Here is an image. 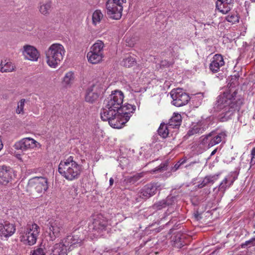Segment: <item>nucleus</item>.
I'll return each mask as SVG.
<instances>
[{
  "instance_id": "nucleus-27",
  "label": "nucleus",
  "mask_w": 255,
  "mask_h": 255,
  "mask_svg": "<svg viewBox=\"0 0 255 255\" xmlns=\"http://www.w3.org/2000/svg\"><path fill=\"white\" fill-rule=\"evenodd\" d=\"M103 54H99L90 50L87 55L88 61L92 64H97L102 61Z\"/></svg>"
},
{
  "instance_id": "nucleus-1",
  "label": "nucleus",
  "mask_w": 255,
  "mask_h": 255,
  "mask_svg": "<svg viewBox=\"0 0 255 255\" xmlns=\"http://www.w3.org/2000/svg\"><path fill=\"white\" fill-rule=\"evenodd\" d=\"M243 103V99L238 95V90L231 86L217 98L214 106L215 111H222L219 116L220 121L231 119L237 111H239Z\"/></svg>"
},
{
  "instance_id": "nucleus-32",
  "label": "nucleus",
  "mask_w": 255,
  "mask_h": 255,
  "mask_svg": "<svg viewBox=\"0 0 255 255\" xmlns=\"http://www.w3.org/2000/svg\"><path fill=\"white\" fill-rule=\"evenodd\" d=\"M173 246L177 248H181L183 247L185 243L184 237L180 234H177L173 239Z\"/></svg>"
},
{
  "instance_id": "nucleus-17",
  "label": "nucleus",
  "mask_w": 255,
  "mask_h": 255,
  "mask_svg": "<svg viewBox=\"0 0 255 255\" xmlns=\"http://www.w3.org/2000/svg\"><path fill=\"white\" fill-rule=\"evenodd\" d=\"M22 53L26 59L32 61H37L40 55L37 49L35 47L30 45L23 46Z\"/></svg>"
},
{
  "instance_id": "nucleus-11",
  "label": "nucleus",
  "mask_w": 255,
  "mask_h": 255,
  "mask_svg": "<svg viewBox=\"0 0 255 255\" xmlns=\"http://www.w3.org/2000/svg\"><path fill=\"white\" fill-rule=\"evenodd\" d=\"M172 99V103L176 107H182L186 105L190 100V97L182 89L172 90L170 92Z\"/></svg>"
},
{
  "instance_id": "nucleus-40",
  "label": "nucleus",
  "mask_w": 255,
  "mask_h": 255,
  "mask_svg": "<svg viewBox=\"0 0 255 255\" xmlns=\"http://www.w3.org/2000/svg\"><path fill=\"white\" fill-rule=\"evenodd\" d=\"M220 174H216L214 175H210L206 176L208 180V182L209 184H213L215 181H216L219 178V176Z\"/></svg>"
},
{
  "instance_id": "nucleus-50",
  "label": "nucleus",
  "mask_w": 255,
  "mask_h": 255,
  "mask_svg": "<svg viewBox=\"0 0 255 255\" xmlns=\"http://www.w3.org/2000/svg\"><path fill=\"white\" fill-rule=\"evenodd\" d=\"M196 163V162H191L189 165H186V167H188L189 166H191V165H193V164H195V163Z\"/></svg>"
},
{
  "instance_id": "nucleus-12",
  "label": "nucleus",
  "mask_w": 255,
  "mask_h": 255,
  "mask_svg": "<svg viewBox=\"0 0 255 255\" xmlns=\"http://www.w3.org/2000/svg\"><path fill=\"white\" fill-rule=\"evenodd\" d=\"M237 178V177L234 173L227 175L220 183L219 186L213 189L215 197L216 198L217 196L220 198L222 197L225 191L233 185Z\"/></svg>"
},
{
  "instance_id": "nucleus-39",
  "label": "nucleus",
  "mask_w": 255,
  "mask_h": 255,
  "mask_svg": "<svg viewBox=\"0 0 255 255\" xmlns=\"http://www.w3.org/2000/svg\"><path fill=\"white\" fill-rule=\"evenodd\" d=\"M226 19L227 21L235 23L239 21V17L236 14H232L226 16Z\"/></svg>"
},
{
  "instance_id": "nucleus-45",
  "label": "nucleus",
  "mask_w": 255,
  "mask_h": 255,
  "mask_svg": "<svg viewBox=\"0 0 255 255\" xmlns=\"http://www.w3.org/2000/svg\"><path fill=\"white\" fill-rule=\"evenodd\" d=\"M181 165L179 163V162L178 161L174 165V167L172 168V170L173 171H176L178 169H179V168L180 167V166H181Z\"/></svg>"
},
{
  "instance_id": "nucleus-6",
  "label": "nucleus",
  "mask_w": 255,
  "mask_h": 255,
  "mask_svg": "<svg viewBox=\"0 0 255 255\" xmlns=\"http://www.w3.org/2000/svg\"><path fill=\"white\" fill-rule=\"evenodd\" d=\"M108 225L106 219L101 214L95 215L93 217L92 222L89 224L88 232L92 238H97L103 236V232L105 230Z\"/></svg>"
},
{
  "instance_id": "nucleus-35",
  "label": "nucleus",
  "mask_w": 255,
  "mask_h": 255,
  "mask_svg": "<svg viewBox=\"0 0 255 255\" xmlns=\"http://www.w3.org/2000/svg\"><path fill=\"white\" fill-rule=\"evenodd\" d=\"M136 62L134 56L129 55H127L123 59L122 64L124 66L130 67L132 66Z\"/></svg>"
},
{
  "instance_id": "nucleus-2",
  "label": "nucleus",
  "mask_w": 255,
  "mask_h": 255,
  "mask_svg": "<svg viewBox=\"0 0 255 255\" xmlns=\"http://www.w3.org/2000/svg\"><path fill=\"white\" fill-rule=\"evenodd\" d=\"M124 94L120 91H115L104 102V106L101 111V118L103 121H108L111 127L120 126L116 117L123 102Z\"/></svg>"
},
{
  "instance_id": "nucleus-26",
  "label": "nucleus",
  "mask_w": 255,
  "mask_h": 255,
  "mask_svg": "<svg viewBox=\"0 0 255 255\" xmlns=\"http://www.w3.org/2000/svg\"><path fill=\"white\" fill-rule=\"evenodd\" d=\"M67 248L62 243L56 244L52 250L51 255H67Z\"/></svg>"
},
{
  "instance_id": "nucleus-51",
  "label": "nucleus",
  "mask_w": 255,
  "mask_h": 255,
  "mask_svg": "<svg viewBox=\"0 0 255 255\" xmlns=\"http://www.w3.org/2000/svg\"><path fill=\"white\" fill-rule=\"evenodd\" d=\"M216 151H216V149H215V150H213V151L212 152V153H211V155H214V154L216 152Z\"/></svg>"
},
{
  "instance_id": "nucleus-48",
  "label": "nucleus",
  "mask_w": 255,
  "mask_h": 255,
  "mask_svg": "<svg viewBox=\"0 0 255 255\" xmlns=\"http://www.w3.org/2000/svg\"><path fill=\"white\" fill-rule=\"evenodd\" d=\"M109 183H110V186L113 185V184L114 183V179H113V178H111L110 179Z\"/></svg>"
},
{
  "instance_id": "nucleus-43",
  "label": "nucleus",
  "mask_w": 255,
  "mask_h": 255,
  "mask_svg": "<svg viewBox=\"0 0 255 255\" xmlns=\"http://www.w3.org/2000/svg\"><path fill=\"white\" fill-rule=\"evenodd\" d=\"M208 180L206 176H205L201 181L199 182L198 187L199 188H202L207 185L209 184Z\"/></svg>"
},
{
  "instance_id": "nucleus-25",
  "label": "nucleus",
  "mask_w": 255,
  "mask_h": 255,
  "mask_svg": "<svg viewBox=\"0 0 255 255\" xmlns=\"http://www.w3.org/2000/svg\"><path fill=\"white\" fill-rule=\"evenodd\" d=\"M76 80V75L73 71L66 72L63 79L62 83L66 87H71Z\"/></svg>"
},
{
  "instance_id": "nucleus-19",
  "label": "nucleus",
  "mask_w": 255,
  "mask_h": 255,
  "mask_svg": "<svg viewBox=\"0 0 255 255\" xmlns=\"http://www.w3.org/2000/svg\"><path fill=\"white\" fill-rule=\"evenodd\" d=\"M160 185L158 183H152L144 186L140 190L139 197L146 199L154 195Z\"/></svg>"
},
{
  "instance_id": "nucleus-36",
  "label": "nucleus",
  "mask_w": 255,
  "mask_h": 255,
  "mask_svg": "<svg viewBox=\"0 0 255 255\" xmlns=\"http://www.w3.org/2000/svg\"><path fill=\"white\" fill-rule=\"evenodd\" d=\"M144 173L141 172L133 176L128 177L126 180L127 182L133 184L143 176Z\"/></svg>"
},
{
  "instance_id": "nucleus-8",
  "label": "nucleus",
  "mask_w": 255,
  "mask_h": 255,
  "mask_svg": "<svg viewBox=\"0 0 255 255\" xmlns=\"http://www.w3.org/2000/svg\"><path fill=\"white\" fill-rule=\"evenodd\" d=\"M127 0H108L106 2L107 14L112 19H120L122 15L123 4Z\"/></svg>"
},
{
  "instance_id": "nucleus-24",
  "label": "nucleus",
  "mask_w": 255,
  "mask_h": 255,
  "mask_svg": "<svg viewBox=\"0 0 255 255\" xmlns=\"http://www.w3.org/2000/svg\"><path fill=\"white\" fill-rule=\"evenodd\" d=\"M176 198L174 196H168L165 199L160 200L155 203L153 208L156 210H161L174 203Z\"/></svg>"
},
{
  "instance_id": "nucleus-38",
  "label": "nucleus",
  "mask_w": 255,
  "mask_h": 255,
  "mask_svg": "<svg viewBox=\"0 0 255 255\" xmlns=\"http://www.w3.org/2000/svg\"><path fill=\"white\" fill-rule=\"evenodd\" d=\"M25 102V100L23 99H21L17 104V108L16 110V113L18 114H23L24 113V106Z\"/></svg>"
},
{
  "instance_id": "nucleus-44",
  "label": "nucleus",
  "mask_w": 255,
  "mask_h": 255,
  "mask_svg": "<svg viewBox=\"0 0 255 255\" xmlns=\"http://www.w3.org/2000/svg\"><path fill=\"white\" fill-rule=\"evenodd\" d=\"M251 157L250 167L255 164V146L251 150Z\"/></svg>"
},
{
  "instance_id": "nucleus-5",
  "label": "nucleus",
  "mask_w": 255,
  "mask_h": 255,
  "mask_svg": "<svg viewBox=\"0 0 255 255\" xmlns=\"http://www.w3.org/2000/svg\"><path fill=\"white\" fill-rule=\"evenodd\" d=\"M40 231V229L37 224L28 225L19 231V240L24 245L32 246L36 243Z\"/></svg>"
},
{
  "instance_id": "nucleus-18",
  "label": "nucleus",
  "mask_w": 255,
  "mask_h": 255,
  "mask_svg": "<svg viewBox=\"0 0 255 255\" xmlns=\"http://www.w3.org/2000/svg\"><path fill=\"white\" fill-rule=\"evenodd\" d=\"M13 170L9 166L5 165L0 166V183L6 185L12 179Z\"/></svg>"
},
{
  "instance_id": "nucleus-15",
  "label": "nucleus",
  "mask_w": 255,
  "mask_h": 255,
  "mask_svg": "<svg viewBox=\"0 0 255 255\" xmlns=\"http://www.w3.org/2000/svg\"><path fill=\"white\" fill-rule=\"evenodd\" d=\"M209 120L207 119H203L196 123L193 124L192 127L188 131L187 134L189 136H191L196 134L202 133L208 128L209 125Z\"/></svg>"
},
{
  "instance_id": "nucleus-7",
  "label": "nucleus",
  "mask_w": 255,
  "mask_h": 255,
  "mask_svg": "<svg viewBox=\"0 0 255 255\" xmlns=\"http://www.w3.org/2000/svg\"><path fill=\"white\" fill-rule=\"evenodd\" d=\"M107 89L103 80L94 82L87 89L85 96V101L90 103L95 102L99 97L103 95Z\"/></svg>"
},
{
  "instance_id": "nucleus-13",
  "label": "nucleus",
  "mask_w": 255,
  "mask_h": 255,
  "mask_svg": "<svg viewBox=\"0 0 255 255\" xmlns=\"http://www.w3.org/2000/svg\"><path fill=\"white\" fill-rule=\"evenodd\" d=\"M28 185L39 194L44 193L48 187L47 178L43 177H35L31 179Z\"/></svg>"
},
{
  "instance_id": "nucleus-41",
  "label": "nucleus",
  "mask_w": 255,
  "mask_h": 255,
  "mask_svg": "<svg viewBox=\"0 0 255 255\" xmlns=\"http://www.w3.org/2000/svg\"><path fill=\"white\" fill-rule=\"evenodd\" d=\"M255 246V238H252L249 241H247L245 243L242 244V248H245L247 246Z\"/></svg>"
},
{
  "instance_id": "nucleus-14",
  "label": "nucleus",
  "mask_w": 255,
  "mask_h": 255,
  "mask_svg": "<svg viewBox=\"0 0 255 255\" xmlns=\"http://www.w3.org/2000/svg\"><path fill=\"white\" fill-rule=\"evenodd\" d=\"M226 136L225 131L219 133L212 131L203 138L202 142L204 144H208V147H211L223 141Z\"/></svg>"
},
{
  "instance_id": "nucleus-9",
  "label": "nucleus",
  "mask_w": 255,
  "mask_h": 255,
  "mask_svg": "<svg viewBox=\"0 0 255 255\" xmlns=\"http://www.w3.org/2000/svg\"><path fill=\"white\" fill-rule=\"evenodd\" d=\"M136 109L134 105L125 104L121 106L120 111H118V115L116 116V118L117 120V123H119L121 125L120 126H112V128H121L123 127L129 119L131 114L133 113Z\"/></svg>"
},
{
  "instance_id": "nucleus-49",
  "label": "nucleus",
  "mask_w": 255,
  "mask_h": 255,
  "mask_svg": "<svg viewBox=\"0 0 255 255\" xmlns=\"http://www.w3.org/2000/svg\"><path fill=\"white\" fill-rule=\"evenodd\" d=\"M16 157H17V158H18V159L21 160V158L20 157V154H16Z\"/></svg>"
},
{
  "instance_id": "nucleus-34",
  "label": "nucleus",
  "mask_w": 255,
  "mask_h": 255,
  "mask_svg": "<svg viewBox=\"0 0 255 255\" xmlns=\"http://www.w3.org/2000/svg\"><path fill=\"white\" fill-rule=\"evenodd\" d=\"M104 44L101 40L97 41L91 47V50L99 54H103Z\"/></svg>"
},
{
  "instance_id": "nucleus-30",
  "label": "nucleus",
  "mask_w": 255,
  "mask_h": 255,
  "mask_svg": "<svg viewBox=\"0 0 255 255\" xmlns=\"http://www.w3.org/2000/svg\"><path fill=\"white\" fill-rule=\"evenodd\" d=\"M171 129L172 128L169 126L168 124L161 123L158 129V134L162 138H166L168 136Z\"/></svg>"
},
{
  "instance_id": "nucleus-47",
  "label": "nucleus",
  "mask_w": 255,
  "mask_h": 255,
  "mask_svg": "<svg viewBox=\"0 0 255 255\" xmlns=\"http://www.w3.org/2000/svg\"><path fill=\"white\" fill-rule=\"evenodd\" d=\"M2 148H3V144L2 143L1 136H0V151L2 149Z\"/></svg>"
},
{
  "instance_id": "nucleus-21",
  "label": "nucleus",
  "mask_w": 255,
  "mask_h": 255,
  "mask_svg": "<svg viewBox=\"0 0 255 255\" xmlns=\"http://www.w3.org/2000/svg\"><path fill=\"white\" fill-rule=\"evenodd\" d=\"M224 64L225 62L223 56L221 54H217L212 58L209 69L212 73H215L219 72L220 68Z\"/></svg>"
},
{
  "instance_id": "nucleus-31",
  "label": "nucleus",
  "mask_w": 255,
  "mask_h": 255,
  "mask_svg": "<svg viewBox=\"0 0 255 255\" xmlns=\"http://www.w3.org/2000/svg\"><path fill=\"white\" fill-rule=\"evenodd\" d=\"M52 3L50 1H47L40 3L39 11L43 15H47L51 11Z\"/></svg>"
},
{
  "instance_id": "nucleus-37",
  "label": "nucleus",
  "mask_w": 255,
  "mask_h": 255,
  "mask_svg": "<svg viewBox=\"0 0 255 255\" xmlns=\"http://www.w3.org/2000/svg\"><path fill=\"white\" fill-rule=\"evenodd\" d=\"M168 164L167 162H163L159 166L151 170L150 172L151 174L161 173L167 170Z\"/></svg>"
},
{
  "instance_id": "nucleus-29",
  "label": "nucleus",
  "mask_w": 255,
  "mask_h": 255,
  "mask_svg": "<svg viewBox=\"0 0 255 255\" xmlns=\"http://www.w3.org/2000/svg\"><path fill=\"white\" fill-rule=\"evenodd\" d=\"M15 69V66L12 62L6 61V60L1 61L0 64V72L2 73L11 72Z\"/></svg>"
},
{
  "instance_id": "nucleus-16",
  "label": "nucleus",
  "mask_w": 255,
  "mask_h": 255,
  "mask_svg": "<svg viewBox=\"0 0 255 255\" xmlns=\"http://www.w3.org/2000/svg\"><path fill=\"white\" fill-rule=\"evenodd\" d=\"M39 145V143L30 137L23 138L15 143L14 147L16 149L26 150L29 148H33Z\"/></svg>"
},
{
  "instance_id": "nucleus-3",
  "label": "nucleus",
  "mask_w": 255,
  "mask_h": 255,
  "mask_svg": "<svg viewBox=\"0 0 255 255\" xmlns=\"http://www.w3.org/2000/svg\"><path fill=\"white\" fill-rule=\"evenodd\" d=\"M58 172L66 180L73 181L78 179L82 172V166L70 156L61 160L58 166Z\"/></svg>"
},
{
  "instance_id": "nucleus-22",
  "label": "nucleus",
  "mask_w": 255,
  "mask_h": 255,
  "mask_svg": "<svg viewBox=\"0 0 255 255\" xmlns=\"http://www.w3.org/2000/svg\"><path fill=\"white\" fill-rule=\"evenodd\" d=\"M234 0H217L216 8L222 13L227 14L233 7Z\"/></svg>"
},
{
  "instance_id": "nucleus-33",
  "label": "nucleus",
  "mask_w": 255,
  "mask_h": 255,
  "mask_svg": "<svg viewBox=\"0 0 255 255\" xmlns=\"http://www.w3.org/2000/svg\"><path fill=\"white\" fill-rule=\"evenodd\" d=\"M103 18V14L101 10L97 9L94 11L92 14V24L96 26L99 24Z\"/></svg>"
},
{
  "instance_id": "nucleus-23",
  "label": "nucleus",
  "mask_w": 255,
  "mask_h": 255,
  "mask_svg": "<svg viewBox=\"0 0 255 255\" xmlns=\"http://www.w3.org/2000/svg\"><path fill=\"white\" fill-rule=\"evenodd\" d=\"M81 242V240L79 238L78 236L69 235L66 238H64L62 243L68 250H70L71 247H75L78 245H80Z\"/></svg>"
},
{
  "instance_id": "nucleus-42",
  "label": "nucleus",
  "mask_w": 255,
  "mask_h": 255,
  "mask_svg": "<svg viewBox=\"0 0 255 255\" xmlns=\"http://www.w3.org/2000/svg\"><path fill=\"white\" fill-rule=\"evenodd\" d=\"M30 255H45V253L44 250L42 248H37L33 250L32 252H31Z\"/></svg>"
},
{
  "instance_id": "nucleus-20",
  "label": "nucleus",
  "mask_w": 255,
  "mask_h": 255,
  "mask_svg": "<svg viewBox=\"0 0 255 255\" xmlns=\"http://www.w3.org/2000/svg\"><path fill=\"white\" fill-rule=\"evenodd\" d=\"M15 231V227L12 224L6 221L0 220V236L7 238L11 236Z\"/></svg>"
},
{
  "instance_id": "nucleus-10",
  "label": "nucleus",
  "mask_w": 255,
  "mask_h": 255,
  "mask_svg": "<svg viewBox=\"0 0 255 255\" xmlns=\"http://www.w3.org/2000/svg\"><path fill=\"white\" fill-rule=\"evenodd\" d=\"M47 232L49 235L50 240H55L58 238L61 233L63 231V224L58 220L50 219L46 224Z\"/></svg>"
},
{
  "instance_id": "nucleus-28",
  "label": "nucleus",
  "mask_w": 255,
  "mask_h": 255,
  "mask_svg": "<svg viewBox=\"0 0 255 255\" xmlns=\"http://www.w3.org/2000/svg\"><path fill=\"white\" fill-rule=\"evenodd\" d=\"M181 121V116L180 114L174 113L169 120L168 124L172 128H176L180 126Z\"/></svg>"
},
{
  "instance_id": "nucleus-4",
  "label": "nucleus",
  "mask_w": 255,
  "mask_h": 255,
  "mask_svg": "<svg viewBox=\"0 0 255 255\" xmlns=\"http://www.w3.org/2000/svg\"><path fill=\"white\" fill-rule=\"evenodd\" d=\"M66 53L63 45L58 43L51 44L45 51L47 65L52 68H56L63 60Z\"/></svg>"
},
{
  "instance_id": "nucleus-46",
  "label": "nucleus",
  "mask_w": 255,
  "mask_h": 255,
  "mask_svg": "<svg viewBox=\"0 0 255 255\" xmlns=\"http://www.w3.org/2000/svg\"><path fill=\"white\" fill-rule=\"evenodd\" d=\"M187 161V158L186 157H184V158H181V159H180L178 162L179 163L182 165H183V164H184Z\"/></svg>"
}]
</instances>
